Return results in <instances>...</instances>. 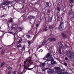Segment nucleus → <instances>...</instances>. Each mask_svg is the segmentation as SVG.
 Returning a JSON list of instances; mask_svg holds the SVG:
<instances>
[{
	"label": "nucleus",
	"instance_id": "nucleus-1",
	"mask_svg": "<svg viewBox=\"0 0 74 74\" xmlns=\"http://www.w3.org/2000/svg\"><path fill=\"white\" fill-rule=\"evenodd\" d=\"M66 53V56L69 59H72L74 58V54L71 51V50H68L67 51Z\"/></svg>",
	"mask_w": 74,
	"mask_h": 74
},
{
	"label": "nucleus",
	"instance_id": "nucleus-2",
	"mask_svg": "<svg viewBox=\"0 0 74 74\" xmlns=\"http://www.w3.org/2000/svg\"><path fill=\"white\" fill-rule=\"evenodd\" d=\"M52 54L50 53H48L46 56H45L43 59L44 60L45 58H47L49 57L50 58V60L52 61V60H53V58L52 57Z\"/></svg>",
	"mask_w": 74,
	"mask_h": 74
},
{
	"label": "nucleus",
	"instance_id": "nucleus-3",
	"mask_svg": "<svg viewBox=\"0 0 74 74\" xmlns=\"http://www.w3.org/2000/svg\"><path fill=\"white\" fill-rule=\"evenodd\" d=\"M64 23L62 22L60 23V25L59 26L58 29L60 31H62L63 30L64 28Z\"/></svg>",
	"mask_w": 74,
	"mask_h": 74
},
{
	"label": "nucleus",
	"instance_id": "nucleus-4",
	"mask_svg": "<svg viewBox=\"0 0 74 74\" xmlns=\"http://www.w3.org/2000/svg\"><path fill=\"white\" fill-rule=\"evenodd\" d=\"M12 2H9V1H5L3 3V4L4 5H7L9 4L11 5L10 6H9V7H11V6H12V3H11Z\"/></svg>",
	"mask_w": 74,
	"mask_h": 74
},
{
	"label": "nucleus",
	"instance_id": "nucleus-5",
	"mask_svg": "<svg viewBox=\"0 0 74 74\" xmlns=\"http://www.w3.org/2000/svg\"><path fill=\"white\" fill-rule=\"evenodd\" d=\"M29 59H30L28 60V67H29V66H30V65H32V64H33V62H32V60H31L32 59V57H29Z\"/></svg>",
	"mask_w": 74,
	"mask_h": 74
},
{
	"label": "nucleus",
	"instance_id": "nucleus-6",
	"mask_svg": "<svg viewBox=\"0 0 74 74\" xmlns=\"http://www.w3.org/2000/svg\"><path fill=\"white\" fill-rule=\"evenodd\" d=\"M55 72L56 73H58V74H66V73L63 70L59 71H56Z\"/></svg>",
	"mask_w": 74,
	"mask_h": 74
},
{
	"label": "nucleus",
	"instance_id": "nucleus-7",
	"mask_svg": "<svg viewBox=\"0 0 74 74\" xmlns=\"http://www.w3.org/2000/svg\"><path fill=\"white\" fill-rule=\"evenodd\" d=\"M45 66V63L44 62L43 63H41L39 65V66L40 67H44Z\"/></svg>",
	"mask_w": 74,
	"mask_h": 74
},
{
	"label": "nucleus",
	"instance_id": "nucleus-8",
	"mask_svg": "<svg viewBox=\"0 0 74 74\" xmlns=\"http://www.w3.org/2000/svg\"><path fill=\"white\" fill-rule=\"evenodd\" d=\"M28 18L29 19H34L35 16H28Z\"/></svg>",
	"mask_w": 74,
	"mask_h": 74
},
{
	"label": "nucleus",
	"instance_id": "nucleus-9",
	"mask_svg": "<svg viewBox=\"0 0 74 74\" xmlns=\"http://www.w3.org/2000/svg\"><path fill=\"white\" fill-rule=\"evenodd\" d=\"M48 40L50 41H56V39L55 38H49Z\"/></svg>",
	"mask_w": 74,
	"mask_h": 74
},
{
	"label": "nucleus",
	"instance_id": "nucleus-10",
	"mask_svg": "<svg viewBox=\"0 0 74 74\" xmlns=\"http://www.w3.org/2000/svg\"><path fill=\"white\" fill-rule=\"evenodd\" d=\"M47 71L49 73H52L54 72V71L52 69H49V70H48Z\"/></svg>",
	"mask_w": 74,
	"mask_h": 74
},
{
	"label": "nucleus",
	"instance_id": "nucleus-11",
	"mask_svg": "<svg viewBox=\"0 0 74 74\" xmlns=\"http://www.w3.org/2000/svg\"><path fill=\"white\" fill-rule=\"evenodd\" d=\"M6 68L9 70V71H11L12 70V68L10 67L9 65H7L6 66Z\"/></svg>",
	"mask_w": 74,
	"mask_h": 74
},
{
	"label": "nucleus",
	"instance_id": "nucleus-12",
	"mask_svg": "<svg viewBox=\"0 0 74 74\" xmlns=\"http://www.w3.org/2000/svg\"><path fill=\"white\" fill-rule=\"evenodd\" d=\"M13 21L12 18H11L10 20H8V23H12Z\"/></svg>",
	"mask_w": 74,
	"mask_h": 74
},
{
	"label": "nucleus",
	"instance_id": "nucleus-13",
	"mask_svg": "<svg viewBox=\"0 0 74 74\" xmlns=\"http://www.w3.org/2000/svg\"><path fill=\"white\" fill-rule=\"evenodd\" d=\"M14 25H15V24H13V25H12V27H11V28L12 29H13V30H17V28L15 27H14L13 26Z\"/></svg>",
	"mask_w": 74,
	"mask_h": 74
},
{
	"label": "nucleus",
	"instance_id": "nucleus-14",
	"mask_svg": "<svg viewBox=\"0 0 74 74\" xmlns=\"http://www.w3.org/2000/svg\"><path fill=\"white\" fill-rule=\"evenodd\" d=\"M54 70H60V67H54Z\"/></svg>",
	"mask_w": 74,
	"mask_h": 74
},
{
	"label": "nucleus",
	"instance_id": "nucleus-15",
	"mask_svg": "<svg viewBox=\"0 0 74 74\" xmlns=\"http://www.w3.org/2000/svg\"><path fill=\"white\" fill-rule=\"evenodd\" d=\"M59 46H60V47H61L62 48L63 47V45L62 44V43L61 42H59L58 43Z\"/></svg>",
	"mask_w": 74,
	"mask_h": 74
},
{
	"label": "nucleus",
	"instance_id": "nucleus-16",
	"mask_svg": "<svg viewBox=\"0 0 74 74\" xmlns=\"http://www.w3.org/2000/svg\"><path fill=\"white\" fill-rule=\"evenodd\" d=\"M62 34L63 37L65 38H66L67 37V36H66V35L64 34V33H62Z\"/></svg>",
	"mask_w": 74,
	"mask_h": 74
},
{
	"label": "nucleus",
	"instance_id": "nucleus-17",
	"mask_svg": "<svg viewBox=\"0 0 74 74\" xmlns=\"http://www.w3.org/2000/svg\"><path fill=\"white\" fill-rule=\"evenodd\" d=\"M58 52L60 54H62V52H61V48H60V47H59V48Z\"/></svg>",
	"mask_w": 74,
	"mask_h": 74
},
{
	"label": "nucleus",
	"instance_id": "nucleus-18",
	"mask_svg": "<svg viewBox=\"0 0 74 74\" xmlns=\"http://www.w3.org/2000/svg\"><path fill=\"white\" fill-rule=\"evenodd\" d=\"M47 43V42L45 41H43V42L41 43V45H44Z\"/></svg>",
	"mask_w": 74,
	"mask_h": 74
},
{
	"label": "nucleus",
	"instance_id": "nucleus-19",
	"mask_svg": "<svg viewBox=\"0 0 74 74\" xmlns=\"http://www.w3.org/2000/svg\"><path fill=\"white\" fill-rule=\"evenodd\" d=\"M46 7H49V3L48 2L46 3Z\"/></svg>",
	"mask_w": 74,
	"mask_h": 74
},
{
	"label": "nucleus",
	"instance_id": "nucleus-20",
	"mask_svg": "<svg viewBox=\"0 0 74 74\" xmlns=\"http://www.w3.org/2000/svg\"><path fill=\"white\" fill-rule=\"evenodd\" d=\"M4 64H5V62H3L2 63H1V65H0L1 67H3L4 66Z\"/></svg>",
	"mask_w": 74,
	"mask_h": 74
},
{
	"label": "nucleus",
	"instance_id": "nucleus-21",
	"mask_svg": "<svg viewBox=\"0 0 74 74\" xmlns=\"http://www.w3.org/2000/svg\"><path fill=\"white\" fill-rule=\"evenodd\" d=\"M56 63V61H55L54 60H52L51 62V64H55Z\"/></svg>",
	"mask_w": 74,
	"mask_h": 74
},
{
	"label": "nucleus",
	"instance_id": "nucleus-22",
	"mask_svg": "<svg viewBox=\"0 0 74 74\" xmlns=\"http://www.w3.org/2000/svg\"><path fill=\"white\" fill-rule=\"evenodd\" d=\"M26 37H27V38H30V35L27 34L26 35Z\"/></svg>",
	"mask_w": 74,
	"mask_h": 74
},
{
	"label": "nucleus",
	"instance_id": "nucleus-23",
	"mask_svg": "<svg viewBox=\"0 0 74 74\" xmlns=\"http://www.w3.org/2000/svg\"><path fill=\"white\" fill-rule=\"evenodd\" d=\"M59 13L58 12L57 13V21L59 19Z\"/></svg>",
	"mask_w": 74,
	"mask_h": 74
},
{
	"label": "nucleus",
	"instance_id": "nucleus-24",
	"mask_svg": "<svg viewBox=\"0 0 74 74\" xmlns=\"http://www.w3.org/2000/svg\"><path fill=\"white\" fill-rule=\"evenodd\" d=\"M16 46H17L18 48H20V47H21V45L20 44H17L16 45Z\"/></svg>",
	"mask_w": 74,
	"mask_h": 74
},
{
	"label": "nucleus",
	"instance_id": "nucleus-25",
	"mask_svg": "<svg viewBox=\"0 0 74 74\" xmlns=\"http://www.w3.org/2000/svg\"><path fill=\"white\" fill-rule=\"evenodd\" d=\"M53 56L55 58H56V59H57V58H58V56L56 54H54Z\"/></svg>",
	"mask_w": 74,
	"mask_h": 74
},
{
	"label": "nucleus",
	"instance_id": "nucleus-26",
	"mask_svg": "<svg viewBox=\"0 0 74 74\" xmlns=\"http://www.w3.org/2000/svg\"><path fill=\"white\" fill-rule=\"evenodd\" d=\"M52 18H53V16H52L50 18V21H49V22L52 23Z\"/></svg>",
	"mask_w": 74,
	"mask_h": 74
},
{
	"label": "nucleus",
	"instance_id": "nucleus-27",
	"mask_svg": "<svg viewBox=\"0 0 74 74\" xmlns=\"http://www.w3.org/2000/svg\"><path fill=\"white\" fill-rule=\"evenodd\" d=\"M22 39L20 38L19 39V41L18 42V43H21V42H22Z\"/></svg>",
	"mask_w": 74,
	"mask_h": 74
},
{
	"label": "nucleus",
	"instance_id": "nucleus-28",
	"mask_svg": "<svg viewBox=\"0 0 74 74\" xmlns=\"http://www.w3.org/2000/svg\"><path fill=\"white\" fill-rule=\"evenodd\" d=\"M57 10H58V11H57V13H58H58H59V12H60V9H59V7H57Z\"/></svg>",
	"mask_w": 74,
	"mask_h": 74
},
{
	"label": "nucleus",
	"instance_id": "nucleus-29",
	"mask_svg": "<svg viewBox=\"0 0 74 74\" xmlns=\"http://www.w3.org/2000/svg\"><path fill=\"white\" fill-rule=\"evenodd\" d=\"M26 62H27V60H25L24 61V65H23L24 66V67H25V64H26Z\"/></svg>",
	"mask_w": 74,
	"mask_h": 74
},
{
	"label": "nucleus",
	"instance_id": "nucleus-30",
	"mask_svg": "<svg viewBox=\"0 0 74 74\" xmlns=\"http://www.w3.org/2000/svg\"><path fill=\"white\" fill-rule=\"evenodd\" d=\"M49 28L51 29H52L53 28V26H52V25H50L49 26Z\"/></svg>",
	"mask_w": 74,
	"mask_h": 74
},
{
	"label": "nucleus",
	"instance_id": "nucleus-31",
	"mask_svg": "<svg viewBox=\"0 0 74 74\" xmlns=\"http://www.w3.org/2000/svg\"><path fill=\"white\" fill-rule=\"evenodd\" d=\"M19 31H22V28H21V27H19Z\"/></svg>",
	"mask_w": 74,
	"mask_h": 74
},
{
	"label": "nucleus",
	"instance_id": "nucleus-32",
	"mask_svg": "<svg viewBox=\"0 0 74 74\" xmlns=\"http://www.w3.org/2000/svg\"><path fill=\"white\" fill-rule=\"evenodd\" d=\"M25 45L23 46V47L22 49L23 51H25Z\"/></svg>",
	"mask_w": 74,
	"mask_h": 74
},
{
	"label": "nucleus",
	"instance_id": "nucleus-33",
	"mask_svg": "<svg viewBox=\"0 0 74 74\" xmlns=\"http://www.w3.org/2000/svg\"><path fill=\"white\" fill-rule=\"evenodd\" d=\"M39 25H40V24H39L37 23L36 25V27H38Z\"/></svg>",
	"mask_w": 74,
	"mask_h": 74
},
{
	"label": "nucleus",
	"instance_id": "nucleus-34",
	"mask_svg": "<svg viewBox=\"0 0 74 74\" xmlns=\"http://www.w3.org/2000/svg\"><path fill=\"white\" fill-rule=\"evenodd\" d=\"M7 74H11V71H8V73H7Z\"/></svg>",
	"mask_w": 74,
	"mask_h": 74
},
{
	"label": "nucleus",
	"instance_id": "nucleus-35",
	"mask_svg": "<svg viewBox=\"0 0 74 74\" xmlns=\"http://www.w3.org/2000/svg\"><path fill=\"white\" fill-rule=\"evenodd\" d=\"M68 15H71V12H69L68 13Z\"/></svg>",
	"mask_w": 74,
	"mask_h": 74
},
{
	"label": "nucleus",
	"instance_id": "nucleus-36",
	"mask_svg": "<svg viewBox=\"0 0 74 74\" xmlns=\"http://www.w3.org/2000/svg\"><path fill=\"white\" fill-rule=\"evenodd\" d=\"M47 61H50V58L49 57L47 59Z\"/></svg>",
	"mask_w": 74,
	"mask_h": 74
},
{
	"label": "nucleus",
	"instance_id": "nucleus-37",
	"mask_svg": "<svg viewBox=\"0 0 74 74\" xmlns=\"http://www.w3.org/2000/svg\"><path fill=\"white\" fill-rule=\"evenodd\" d=\"M8 33H10V34H13V32H8Z\"/></svg>",
	"mask_w": 74,
	"mask_h": 74
},
{
	"label": "nucleus",
	"instance_id": "nucleus-38",
	"mask_svg": "<svg viewBox=\"0 0 74 74\" xmlns=\"http://www.w3.org/2000/svg\"><path fill=\"white\" fill-rule=\"evenodd\" d=\"M3 54H4V51H2L1 52V54L3 55Z\"/></svg>",
	"mask_w": 74,
	"mask_h": 74
},
{
	"label": "nucleus",
	"instance_id": "nucleus-39",
	"mask_svg": "<svg viewBox=\"0 0 74 74\" xmlns=\"http://www.w3.org/2000/svg\"><path fill=\"white\" fill-rule=\"evenodd\" d=\"M64 65L66 66H67V63H66V62H64Z\"/></svg>",
	"mask_w": 74,
	"mask_h": 74
},
{
	"label": "nucleus",
	"instance_id": "nucleus-40",
	"mask_svg": "<svg viewBox=\"0 0 74 74\" xmlns=\"http://www.w3.org/2000/svg\"><path fill=\"white\" fill-rule=\"evenodd\" d=\"M21 17H23V18L24 19L25 18V16H24V15L22 16Z\"/></svg>",
	"mask_w": 74,
	"mask_h": 74
},
{
	"label": "nucleus",
	"instance_id": "nucleus-41",
	"mask_svg": "<svg viewBox=\"0 0 74 74\" xmlns=\"http://www.w3.org/2000/svg\"><path fill=\"white\" fill-rule=\"evenodd\" d=\"M27 42L28 43V44H29V45H30V43L31 42H30V41H29L28 42Z\"/></svg>",
	"mask_w": 74,
	"mask_h": 74
},
{
	"label": "nucleus",
	"instance_id": "nucleus-42",
	"mask_svg": "<svg viewBox=\"0 0 74 74\" xmlns=\"http://www.w3.org/2000/svg\"><path fill=\"white\" fill-rule=\"evenodd\" d=\"M43 51V50L42 49H40L39 51V52H42Z\"/></svg>",
	"mask_w": 74,
	"mask_h": 74
},
{
	"label": "nucleus",
	"instance_id": "nucleus-43",
	"mask_svg": "<svg viewBox=\"0 0 74 74\" xmlns=\"http://www.w3.org/2000/svg\"><path fill=\"white\" fill-rule=\"evenodd\" d=\"M24 67V69H28V68H27V67H26V66H25V67Z\"/></svg>",
	"mask_w": 74,
	"mask_h": 74
},
{
	"label": "nucleus",
	"instance_id": "nucleus-44",
	"mask_svg": "<svg viewBox=\"0 0 74 74\" xmlns=\"http://www.w3.org/2000/svg\"><path fill=\"white\" fill-rule=\"evenodd\" d=\"M70 1L71 2V3H73L74 2V0H70Z\"/></svg>",
	"mask_w": 74,
	"mask_h": 74
},
{
	"label": "nucleus",
	"instance_id": "nucleus-45",
	"mask_svg": "<svg viewBox=\"0 0 74 74\" xmlns=\"http://www.w3.org/2000/svg\"><path fill=\"white\" fill-rule=\"evenodd\" d=\"M50 12H51V10H48L47 12L48 13H50Z\"/></svg>",
	"mask_w": 74,
	"mask_h": 74
},
{
	"label": "nucleus",
	"instance_id": "nucleus-46",
	"mask_svg": "<svg viewBox=\"0 0 74 74\" xmlns=\"http://www.w3.org/2000/svg\"><path fill=\"white\" fill-rule=\"evenodd\" d=\"M65 59L66 60H68V58H67V57H65Z\"/></svg>",
	"mask_w": 74,
	"mask_h": 74
},
{
	"label": "nucleus",
	"instance_id": "nucleus-47",
	"mask_svg": "<svg viewBox=\"0 0 74 74\" xmlns=\"http://www.w3.org/2000/svg\"><path fill=\"white\" fill-rule=\"evenodd\" d=\"M48 30L47 29H44V31L45 32H47V31Z\"/></svg>",
	"mask_w": 74,
	"mask_h": 74
},
{
	"label": "nucleus",
	"instance_id": "nucleus-48",
	"mask_svg": "<svg viewBox=\"0 0 74 74\" xmlns=\"http://www.w3.org/2000/svg\"><path fill=\"white\" fill-rule=\"evenodd\" d=\"M30 49H29V50L28 51V52L29 53V54H30Z\"/></svg>",
	"mask_w": 74,
	"mask_h": 74
},
{
	"label": "nucleus",
	"instance_id": "nucleus-49",
	"mask_svg": "<svg viewBox=\"0 0 74 74\" xmlns=\"http://www.w3.org/2000/svg\"><path fill=\"white\" fill-rule=\"evenodd\" d=\"M47 47L49 46V47H50V46H49V44L48 43L47 44Z\"/></svg>",
	"mask_w": 74,
	"mask_h": 74
},
{
	"label": "nucleus",
	"instance_id": "nucleus-50",
	"mask_svg": "<svg viewBox=\"0 0 74 74\" xmlns=\"http://www.w3.org/2000/svg\"><path fill=\"white\" fill-rule=\"evenodd\" d=\"M22 3H25V1H24V0H22Z\"/></svg>",
	"mask_w": 74,
	"mask_h": 74
},
{
	"label": "nucleus",
	"instance_id": "nucleus-51",
	"mask_svg": "<svg viewBox=\"0 0 74 74\" xmlns=\"http://www.w3.org/2000/svg\"><path fill=\"white\" fill-rule=\"evenodd\" d=\"M15 34H16V33H14V34H13V35H14V36H15Z\"/></svg>",
	"mask_w": 74,
	"mask_h": 74
},
{
	"label": "nucleus",
	"instance_id": "nucleus-52",
	"mask_svg": "<svg viewBox=\"0 0 74 74\" xmlns=\"http://www.w3.org/2000/svg\"><path fill=\"white\" fill-rule=\"evenodd\" d=\"M38 47H39V48H38V49H39V48H41V46H38Z\"/></svg>",
	"mask_w": 74,
	"mask_h": 74
},
{
	"label": "nucleus",
	"instance_id": "nucleus-53",
	"mask_svg": "<svg viewBox=\"0 0 74 74\" xmlns=\"http://www.w3.org/2000/svg\"><path fill=\"white\" fill-rule=\"evenodd\" d=\"M31 69L30 68H28V70H31Z\"/></svg>",
	"mask_w": 74,
	"mask_h": 74
},
{
	"label": "nucleus",
	"instance_id": "nucleus-54",
	"mask_svg": "<svg viewBox=\"0 0 74 74\" xmlns=\"http://www.w3.org/2000/svg\"><path fill=\"white\" fill-rule=\"evenodd\" d=\"M13 74H16V72H15V71H14Z\"/></svg>",
	"mask_w": 74,
	"mask_h": 74
},
{
	"label": "nucleus",
	"instance_id": "nucleus-55",
	"mask_svg": "<svg viewBox=\"0 0 74 74\" xmlns=\"http://www.w3.org/2000/svg\"><path fill=\"white\" fill-rule=\"evenodd\" d=\"M16 1H20L21 0H16Z\"/></svg>",
	"mask_w": 74,
	"mask_h": 74
},
{
	"label": "nucleus",
	"instance_id": "nucleus-56",
	"mask_svg": "<svg viewBox=\"0 0 74 74\" xmlns=\"http://www.w3.org/2000/svg\"><path fill=\"white\" fill-rule=\"evenodd\" d=\"M36 67H40V66H39V65H37Z\"/></svg>",
	"mask_w": 74,
	"mask_h": 74
},
{
	"label": "nucleus",
	"instance_id": "nucleus-57",
	"mask_svg": "<svg viewBox=\"0 0 74 74\" xmlns=\"http://www.w3.org/2000/svg\"><path fill=\"white\" fill-rule=\"evenodd\" d=\"M0 49H2V47H0Z\"/></svg>",
	"mask_w": 74,
	"mask_h": 74
},
{
	"label": "nucleus",
	"instance_id": "nucleus-58",
	"mask_svg": "<svg viewBox=\"0 0 74 74\" xmlns=\"http://www.w3.org/2000/svg\"><path fill=\"white\" fill-rule=\"evenodd\" d=\"M45 29H47V27H45Z\"/></svg>",
	"mask_w": 74,
	"mask_h": 74
},
{
	"label": "nucleus",
	"instance_id": "nucleus-59",
	"mask_svg": "<svg viewBox=\"0 0 74 74\" xmlns=\"http://www.w3.org/2000/svg\"><path fill=\"white\" fill-rule=\"evenodd\" d=\"M14 39H16V37H15V36H14Z\"/></svg>",
	"mask_w": 74,
	"mask_h": 74
},
{
	"label": "nucleus",
	"instance_id": "nucleus-60",
	"mask_svg": "<svg viewBox=\"0 0 74 74\" xmlns=\"http://www.w3.org/2000/svg\"><path fill=\"white\" fill-rule=\"evenodd\" d=\"M5 21H7V20H5Z\"/></svg>",
	"mask_w": 74,
	"mask_h": 74
},
{
	"label": "nucleus",
	"instance_id": "nucleus-61",
	"mask_svg": "<svg viewBox=\"0 0 74 74\" xmlns=\"http://www.w3.org/2000/svg\"><path fill=\"white\" fill-rule=\"evenodd\" d=\"M1 12L0 11V13H1Z\"/></svg>",
	"mask_w": 74,
	"mask_h": 74
},
{
	"label": "nucleus",
	"instance_id": "nucleus-62",
	"mask_svg": "<svg viewBox=\"0 0 74 74\" xmlns=\"http://www.w3.org/2000/svg\"><path fill=\"white\" fill-rule=\"evenodd\" d=\"M18 50L19 51H20L19 49H18Z\"/></svg>",
	"mask_w": 74,
	"mask_h": 74
},
{
	"label": "nucleus",
	"instance_id": "nucleus-63",
	"mask_svg": "<svg viewBox=\"0 0 74 74\" xmlns=\"http://www.w3.org/2000/svg\"><path fill=\"white\" fill-rule=\"evenodd\" d=\"M46 69H48V68H46Z\"/></svg>",
	"mask_w": 74,
	"mask_h": 74
},
{
	"label": "nucleus",
	"instance_id": "nucleus-64",
	"mask_svg": "<svg viewBox=\"0 0 74 74\" xmlns=\"http://www.w3.org/2000/svg\"><path fill=\"white\" fill-rule=\"evenodd\" d=\"M46 62V61H45V62Z\"/></svg>",
	"mask_w": 74,
	"mask_h": 74
}]
</instances>
